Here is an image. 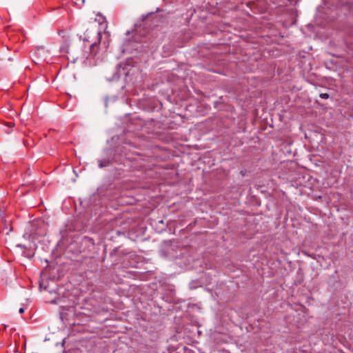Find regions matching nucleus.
Segmentation results:
<instances>
[{
  "instance_id": "nucleus-2",
  "label": "nucleus",
  "mask_w": 353,
  "mask_h": 353,
  "mask_svg": "<svg viewBox=\"0 0 353 353\" xmlns=\"http://www.w3.org/2000/svg\"><path fill=\"white\" fill-rule=\"evenodd\" d=\"M69 40L68 39H65L63 44L60 47V51L63 53H68L69 51Z\"/></svg>"
},
{
  "instance_id": "nucleus-5",
  "label": "nucleus",
  "mask_w": 353,
  "mask_h": 353,
  "mask_svg": "<svg viewBox=\"0 0 353 353\" xmlns=\"http://www.w3.org/2000/svg\"><path fill=\"white\" fill-rule=\"evenodd\" d=\"M108 164H109V161L107 160H99V166L101 168L107 166Z\"/></svg>"
},
{
  "instance_id": "nucleus-9",
  "label": "nucleus",
  "mask_w": 353,
  "mask_h": 353,
  "mask_svg": "<svg viewBox=\"0 0 353 353\" xmlns=\"http://www.w3.org/2000/svg\"><path fill=\"white\" fill-rule=\"evenodd\" d=\"M19 313L22 314L24 312V309L21 307L19 309Z\"/></svg>"
},
{
  "instance_id": "nucleus-11",
  "label": "nucleus",
  "mask_w": 353,
  "mask_h": 353,
  "mask_svg": "<svg viewBox=\"0 0 353 353\" xmlns=\"http://www.w3.org/2000/svg\"><path fill=\"white\" fill-rule=\"evenodd\" d=\"M101 32H98L99 40H100V39H101Z\"/></svg>"
},
{
  "instance_id": "nucleus-1",
  "label": "nucleus",
  "mask_w": 353,
  "mask_h": 353,
  "mask_svg": "<svg viewBox=\"0 0 353 353\" xmlns=\"http://www.w3.org/2000/svg\"><path fill=\"white\" fill-rule=\"evenodd\" d=\"M74 308L72 307H61L60 310V318L61 321H65L68 319V316L69 314H74Z\"/></svg>"
},
{
  "instance_id": "nucleus-4",
  "label": "nucleus",
  "mask_w": 353,
  "mask_h": 353,
  "mask_svg": "<svg viewBox=\"0 0 353 353\" xmlns=\"http://www.w3.org/2000/svg\"><path fill=\"white\" fill-rule=\"evenodd\" d=\"M274 4H276L277 6H286L285 1L286 0H272Z\"/></svg>"
},
{
  "instance_id": "nucleus-7",
  "label": "nucleus",
  "mask_w": 353,
  "mask_h": 353,
  "mask_svg": "<svg viewBox=\"0 0 353 353\" xmlns=\"http://www.w3.org/2000/svg\"><path fill=\"white\" fill-rule=\"evenodd\" d=\"M265 26H266V30L268 28H269L270 30H273L274 26L272 23H266Z\"/></svg>"
},
{
  "instance_id": "nucleus-6",
  "label": "nucleus",
  "mask_w": 353,
  "mask_h": 353,
  "mask_svg": "<svg viewBox=\"0 0 353 353\" xmlns=\"http://www.w3.org/2000/svg\"><path fill=\"white\" fill-rule=\"evenodd\" d=\"M329 97H330V95H329L327 93H321V94H320V97H321V99H328V98H329Z\"/></svg>"
},
{
  "instance_id": "nucleus-3",
  "label": "nucleus",
  "mask_w": 353,
  "mask_h": 353,
  "mask_svg": "<svg viewBox=\"0 0 353 353\" xmlns=\"http://www.w3.org/2000/svg\"><path fill=\"white\" fill-rule=\"evenodd\" d=\"M99 48V43H94L90 46V52L94 56L97 54L98 50Z\"/></svg>"
},
{
  "instance_id": "nucleus-13",
  "label": "nucleus",
  "mask_w": 353,
  "mask_h": 353,
  "mask_svg": "<svg viewBox=\"0 0 353 353\" xmlns=\"http://www.w3.org/2000/svg\"><path fill=\"white\" fill-rule=\"evenodd\" d=\"M3 58L0 57V61H3Z\"/></svg>"
},
{
  "instance_id": "nucleus-8",
  "label": "nucleus",
  "mask_w": 353,
  "mask_h": 353,
  "mask_svg": "<svg viewBox=\"0 0 353 353\" xmlns=\"http://www.w3.org/2000/svg\"><path fill=\"white\" fill-rule=\"evenodd\" d=\"M7 125L8 128H12L14 126V123L12 122H9L7 123Z\"/></svg>"
},
{
  "instance_id": "nucleus-10",
  "label": "nucleus",
  "mask_w": 353,
  "mask_h": 353,
  "mask_svg": "<svg viewBox=\"0 0 353 353\" xmlns=\"http://www.w3.org/2000/svg\"><path fill=\"white\" fill-rule=\"evenodd\" d=\"M276 35L274 32L267 34L268 37L274 36Z\"/></svg>"
},
{
  "instance_id": "nucleus-12",
  "label": "nucleus",
  "mask_w": 353,
  "mask_h": 353,
  "mask_svg": "<svg viewBox=\"0 0 353 353\" xmlns=\"http://www.w3.org/2000/svg\"><path fill=\"white\" fill-rule=\"evenodd\" d=\"M8 59V61H13V59L10 57H9Z\"/></svg>"
}]
</instances>
